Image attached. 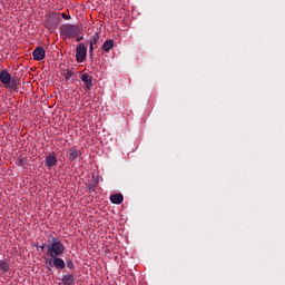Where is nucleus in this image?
Here are the masks:
<instances>
[{"label": "nucleus", "instance_id": "nucleus-1", "mask_svg": "<svg viewBox=\"0 0 285 285\" xmlns=\"http://www.w3.org/2000/svg\"><path fill=\"white\" fill-rule=\"evenodd\" d=\"M47 245V255L48 257H59L63 255V250H66V246H63L62 242L55 236H49Z\"/></svg>", "mask_w": 285, "mask_h": 285}, {"label": "nucleus", "instance_id": "nucleus-2", "mask_svg": "<svg viewBox=\"0 0 285 285\" xmlns=\"http://www.w3.org/2000/svg\"><path fill=\"white\" fill-rule=\"evenodd\" d=\"M60 35L63 39H75V37L81 35V27L79 24H62Z\"/></svg>", "mask_w": 285, "mask_h": 285}, {"label": "nucleus", "instance_id": "nucleus-3", "mask_svg": "<svg viewBox=\"0 0 285 285\" xmlns=\"http://www.w3.org/2000/svg\"><path fill=\"white\" fill-rule=\"evenodd\" d=\"M0 81L8 88V90H17V80H12V76L8 70H2L0 72Z\"/></svg>", "mask_w": 285, "mask_h": 285}, {"label": "nucleus", "instance_id": "nucleus-4", "mask_svg": "<svg viewBox=\"0 0 285 285\" xmlns=\"http://www.w3.org/2000/svg\"><path fill=\"white\" fill-rule=\"evenodd\" d=\"M47 262L49 271H52V268L63 271V268H66V262L62 258H59V256L49 257Z\"/></svg>", "mask_w": 285, "mask_h": 285}, {"label": "nucleus", "instance_id": "nucleus-5", "mask_svg": "<svg viewBox=\"0 0 285 285\" xmlns=\"http://www.w3.org/2000/svg\"><path fill=\"white\" fill-rule=\"evenodd\" d=\"M88 57V47L83 43H79L76 48V61L78 63H83Z\"/></svg>", "mask_w": 285, "mask_h": 285}, {"label": "nucleus", "instance_id": "nucleus-6", "mask_svg": "<svg viewBox=\"0 0 285 285\" xmlns=\"http://www.w3.org/2000/svg\"><path fill=\"white\" fill-rule=\"evenodd\" d=\"M32 57L35 61H43V59H46V50L43 49V47H37L32 51Z\"/></svg>", "mask_w": 285, "mask_h": 285}, {"label": "nucleus", "instance_id": "nucleus-7", "mask_svg": "<svg viewBox=\"0 0 285 285\" xmlns=\"http://www.w3.org/2000/svg\"><path fill=\"white\" fill-rule=\"evenodd\" d=\"M80 79L86 85L87 90H92V76L90 73H82Z\"/></svg>", "mask_w": 285, "mask_h": 285}, {"label": "nucleus", "instance_id": "nucleus-8", "mask_svg": "<svg viewBox=\"0 0 285 285\" xmlns=\"http://www.w3.org/2000/svg\"><path fill=\"white\" fill-rule=\"evenodd\" d=\"M45 166H46V168H48L49 170H50V168H52V166H57V156H55V155H52V154H49V155L46 157Z\"/></svg>", "mask_w": 285, "mask_h": 285}, {"label": "nucleus", "instance_id": "nucleus-9", "mask_svg": "<svg viewBox=\"0 0 285 285\" xmlns=\"http://www.w3.org/2000/svg\"><path fill=\"white\" fill-rule=\"evenodd\" d=\"M75 274H65L62 275L61 282L62 285H75Z\"/></svg>", "mask_w": 285, "mask_h": 285}, {"label": "nucleus", "instance_id": "nucleus-10", "mask_svg": "<svg viewBox=\"0 0 285 285\" xmlns=\"http://www.w3.org/2000/svg\"><path fill=\"white\" fill-rule=\"evenodd\" d=\"M67 157H68V159H70V161H75L76 159H79V157H81V153L79 150H77L76 148H71L67 153Z\"/></svg>", "mask_w": 285, "mask_h": 285}, {"label": "nucleus", "instance_id": "nucleus-11", "mask_svg": "<svg viewBox=\"0 0 285 285\" xmlns=\"http://www.w3.org/2000/svg\"><path fill=\"white\" fill-rule=\"evenodd\" d=\"M111 204H122L124 202V195L122 194H114L110 196Z\"/></svg>", "mask_w": 285, "mask_h": 285}, {"label": "nucleus", "instance_id": "nucleus-12", "mask_svg": "<svg viewBox=\"0 0 285 285\" xmlns=\"http://www.w3.org/2000/svg\"><path fill=\"white\" fill-rule=\"evenodd\" d=\"M114 47H115V41L112 39H109L104 42L102 50H105V52H110V50H112Z\"/></svg>", "mask_w": 285, "mask_h": 285}, {"label": "nucleus", "instance_id": "nucleus-13", "mask_svg": "<svg viewBox=\"0 0 285 285\" xmlns=\"http://www.w3.org/2000/svg\"><path fill=\"white\" fill-rule=\"evenodd\" d=\"M101 39V35L99 32H96L92 36V39L89 41V46H97V42Z\"/></svg>", "mask_w": 285, "mask_h": 285}, {"label": "nucleus", "instance_id": "nucleus-14", "mask_svg": "<svg viewBox=\"0 0 285 285\" xmlns=\"http://www.w3.org/2000/svg\"><path fill=\"white\" fill-rule=\"evenodd\" d=\"M0 271L8 273L10 271V265L6 261H0Z\"/></svg>", "mask_w": 285, "mask_h": 285}, {"label": "nucleus", "instance_id": "nucleus-15", "mask_svg": "<svg viewBox=\"0 0 285 285\" xmlns=\"http://www.w3.org/2000/svg\"><path fill=\"white\" fill-rule=\"evenodd\" d=\"M67 268H69L70 271H73L75 268V263L72 262V259H68L66 262Z\"/></svg>", "mask_w": 285, "mask_h": 285}, {"label": "nucleus", "instance_id": "nucleus-16", "mask_svg": "<svg viewBox=\"0 0 285 285\" xmlns=\"http://www.w3.org/2000/svg\"><path fill=\"white\" fill-rule=\"evenodd\" d=\"M95 50V45H89V57L92 59V51Z\"/></svg>", "mask_w": 285, "mask_h": 285}, {"label": "nucleus", "instance_id": "nucleus-17", "mask_svg": "<svg viewBox=\"0 0 285 285\" xmlns=\"http://www.w3.org/2000/svg\"><path fill=\"white\" fill-rule=\"evenodd\" d=\"M72 77V71L68 70L66 73H65V78L66 79H70Z\"/></svg>", "mask_w": 285, "mask_h": 285}, {"label": "nucleus", "instance_id": "nucleus-18", "mask_svg": "<svg viewBox=\"0 0 285 285\" xmlns=\"http://www.w3.org/2000/svg\"><path fill=\"white\" fill-rule=\"evenodd\" d=\"M62 19L68 20V19H70V16L62 13Z\"/></svg>", "mask_w": 285, "mask_h": 285}, {"label": "nucleus", "instance_id": "nucleus-19", "mask_svg": "<svg viewBox=\"0 0 285 285\" xmlns=\"http://www.w3.org/2000/svg\"><path fill=\"white\" fill-rule=\"evenodd\" d=\"M76 41H78V42H79V41H83V36L77 37V38H76Z\"/></svg>", "mask_w": 285, "mask_h": 285}, {"label": "nucleus", "instance_id": "nucleus-20", "mask_svg": "<svg viewBox=\"0 0 285 285\" xmlns=\"http://www.w3.org/2000/svg\"><path fill=\"white\" fill-rule=\"evenodd\" d=\"M89 193H95V186L92 185L89 186Z\"/></svg>", "mask_w": 285, "mask_h": 285}, {"label": "nucleus", "instance_id": "nucleus-21", "mask_svg": "<svg viewBox=\"0 0 285 285\" xmlns=\"http://www.w3.org/2000/svg\"><path fill=\"white\" fill-rule=\"evenodd\" d=\"M40 248H41V250H43V248H46V244H42V245L40 246Z\"/></svg>", "mask_w": 285, "mask_h": 285}]
</instances>
